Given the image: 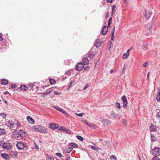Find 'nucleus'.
I'll use <instances>...</instances> for the list:
<instances>
[{"instance_id":"de8ad7c7","label":"nucleus","mask_w":160,"mask_h":160,"mask_svg":"<svg viewBox=\"0 0 160 160\" xmlns=\"http://www.w3.org/2000/svg\"><path fill=\"white\" fill-rule=\"evenodd\" d=\"M147 44H144L142 45V48L144 50L146 49L147 48Z\"/></svg>"},{"instance_id":"e433bc0d","label":"nucleus","mask_w":160,"mask_h":160,"mask_svg":"<svg viewBox=\"0 0 160 160\" xmlns=\"http://www.w3.org/2000/svg\"><path fill=\"white\" fill-rule=\"evenodd\" d=\"M157 156H154L152 160H160V159Z\"/></svg>"},{"instance_id":"69168bd1","label":"nucleus","mask_w":160,"mask_h":160,"mask_svg":"<svg viewBox=\"0 0 160 160\" xmlns=\"http://www.w3.org/2000/svg\"><path fill=\"white\" fill-rule=\"evenodd\" d=\"M158 94L159 96L160 97V88H159L158 92Z\"/></svg>"},{"instance_id":"58836bf2","label":"nucleus","mask_w":160,"mask_h":160,"mask_svg":"<svg viewBox=\"0 0 160 160\" xmlns=\"http://www.w3.org/2000/svg\"><path fill=\"white\" fill-rule=\"evenodd\" d=\"M110 158L111 159H113L114 160H117V158L116 156L114 155H112L110 157Z\"/></svg>"},{"instance_id":"49530a36","label":"nucleus","mask_w":160,"mask_h":160,"mask_svg":"<svg viewBox=\"0 0 160 160\" xmlns=\"http://www.w3.org/2000/svg\"><path fill=\"white\" fill-rule=\"evenodd\" d=\"M55 154L56 155H57V156H58L59 157H61L62 156L61 154L60 153H56Z\"/></svg>"},{"instance_id":"7c9ffc66","label":"nucleus","mask_w":160,"mask_h":160,"mask_svg":"<svg viewBox=\"0 0 160 160\" xmlns=\"http://www.w3.org/2000/svg\"><path fill=\"white\" fill-rule=\"evenodd\" d=\"M0 116L4 119L6 117V114L4 113H1L0 114Z\"/></svg>"},{"instance_id":"20e7f679","label":"nucleus","mask_w":160,"mask_h":160,"mask_svg":"<svg viewBox=\"0 0 160 160\" xmlns=\"http://www.w3.org/2000/svg\"><path fill=\"white\" fill-rule=\"evenodd\" d=\"M121 99L122 101L123 108H124L127 107L128 102L127 99L125 95H123L121 98Z\"/></svg>"},{"instance_id":"2eb2a0df","label":"nucleus","mask_w":160,"mask_h":160,"mask_svg":"<svg viewBox=\"0 0 160 160\" xmlns=\"http://www.w3.org/2000/svg\"><path fill=\"white\" fill-rule=\"evenodd\" d=\"M27 120L28 122L32 124H33L34 123L33 119L30 116H28L27 117Z\"/></svg>"},{"instance_id":"6e6d98bb","label":"nucleus","mask_w":160,"mask_h":160,"mask_svg":"<svg viewBox=\"0 0 160 160\" xmlns=\"http://www.w3.org/2000/svg\"><path fill=\"white\" fill-rule=\"evenodd\" d=\"M156 99L158 101H159L160 100V98L158 96H157L156 97Z\"/></svg>"},{"instance_id":"4c0bfd02","label":"nucleus","mask_w":160,"mask_h":160,"mask_svg":"<svg viewBox=\"0 0 160 160\" xmlns=\"http://www.w3.org/2000/svg\"><path fill=\"white\" fill-rule=\"evenodd\" d=\"M52 92V90H47V91L45 93V94H50V93Z\"/></svg>"},{"instance_id":"72a5a7b5","label":"nucleus","mask_w":160,"mask_h":160,"mask_svg":"<svg viewBox=\"0 0 160 160\" xmlns=\"http://www.w3.org/2000/svg\"><path fill=\"white\" fill-rule=\"evenodd\" d=\"M94 55L93 54L92 52L91 53V52L90 53L88 54V57L90 58H92V57H93Z\"/></svg>"},{"instance_id":"4be33fe9","label":"nucleus","mask_w":160,"mask_h":160,"mask_svg":"<svg viewBox=\"0 0 160 160\" xmlns=\"http://www.w3.org/2000/svg\"><path fill=\"white\" fill-rule=\"evenodd\" d=\"M82 62L83 63L86 65H87L89 63V60L88 58H84L82 59Z\"/></svg>"},{"instance_id":"ddd939ff","label":"nucleus","mask_w":160,"mask_h":160,"mask_svg":"<svg viewBox=\"0 0 160 160\" xmlns=\"http://www.w3.org/2000/svg\"><path fill=\"white\" fill-rule=\"evenodd\" d=\"M157 128L155 126L151 123L150 126V130L152 132L155 131H156Z\"/></svg>"},{"instance_id":"f8f14e48","label":"nucleus","mask_w":160,"mask_h":160,"mask_svg":"<svg viewBox=\"0 0 160 160\" xmlns=\"http://www.w3.org/2000/svg\"><path fill=\"white\" fill-rule=\"evenodd\" d=\"M101 40L98 39L94 43V45L97 48H98L100 47L101 45Z\"/></svg>"},{"instance_id":"f03ea898","label":"nucleus","mask_w":160,"mask_h":160,"mask_svg":"<svg viewBox=\"0 0 160 160\" xmlns=\"http://www.w3.org/2000/svg\"><path fill=\"white\" fill-rule=\"evenodd\" d=\"M155 22V17H153L152 19V21L150 25V26L149 27V33H148L147 35H149L151 34L152 32L151 29L152 28L154 29L156 27L154 23Z\"/></svg>"},{"instance_id":"3c124183","label":"nucleus","mask_w":160,"mask_h":160,"mask_svg":"<svg viewBox=\"0 0 160 160\" xmlns=\"http://www.w3.org/2000/svg\"><path fill=\"white\" fill-rule=\"evenodd\" d=\"M47 160H54V158L53 157H48Z\"/></svg>"},{"instance_id":"cd10ccee","label":"nucleus","mask_w":160,"mask_h":160,"mask_svg":"<svg viewBox=\"0 0 160 160\" xmlns=\"http://www.w3.org/2000/svg\"><path fill=\"white\" fill-rule=\"evenodd\" d=\"M76 137L78 139L80 140L81 141H82L83 140V137L81 136L77 135L76 136Z\"/></svg>"},{"instance_id":"473e14b6","label":"nucleus","mask_w":160,"mask_h":160,"mask_svg":"<svg viewBox=\"0 0 160 160\" xmlns=\"http://www.w3.org/2000/svg\"><path fill=\"white\" fill-rule=\"evenodd\" d=\"M65 127H64L62 126H60V127H58L57 128L58 129V130L60 131H62L63 132L64 130V128Z\"/></svg>"},{"instance_id":"a211bd4d","label":"nucleus","mask_w":160,"mask_h":160,"mask_svg":"<svg viewBox=\"0 0 160 160\" xmlns=\"http://www.w3.org/2000/svg\"><path fill=\"white\" fill-rule=\"evenodd\" d=\"M10 155L12 157H16L18 155V152L16 151H11L10 153Z\"/></svg>"},{"instance_id":"a878e982","label":"nucleus","mask_w":160,"mask_h":160,"mask_svg":"<svg viewBox=\"0 0 160 160\" xmlns=\"http://www.w3.org/2000/svg\"><path fill=\"white\" fill-rule=\"evenodd\" d=\"M5 133V132L4 129L0 128V135H4Z\"/></svg>"},{"instance_id":"f704fd0d","label":"nucleus","mask_w":160,"mask_h":160,"mask_svg":"<svg viewBox=\"0 0 160 160\" xmlns=\"http://www.w3.org/2000/svg\"><path fill=\"white\" fill-rule=\"evenodd\" d=\"M156 116L157 118L160 120V111L157 112L156 114Z\"/></svg>"},{"instance_id":"9d476101","label":"nucleus","mask_w":160,"mask_h":160,"mask_svg":"<svg viewBox=\"0 0 160 160\" xmlns=\"http://www.w3.org/2000/svg\"><path fill=\"white\" fill-rule=\"evenodd\" d=\"M152 14V12H145V13L144 14L145 17L147 19H148L150 18V16Z\"/></svg>"},{"instance_id":"680f3d73","label":"nucleus","mask_w":160,"mask_h":160,"mask_svg":"<svg viewBox=\"0 0 160 160\" xmlns=\"http://www.w3.org/2000/svg\"><path fill=\"white\" fill-rule=\"evenodd\" d=\"M3 143L2 142V141H1L0 140V146H2V144L3 143Z\"/></svg>"},{"instance_id":"2f4dec72","label":"nucleus","mask_w":160,"mask_h":160,"mask_svg":"<svg viewBox=\"0 0 160 160\" xmlns=\"http://www.w3.org/2000/svg\"><path fill=\"white\" fill-rule=\"evenodd\" d=\"M116 107L119 109H120L121 108V106L120 105V104L118 102H116Z\"/></svg>"},{"instance_id":"5fc2aeb1","label":"nucleus","mask_w":160,"mask_h":160,"mask_svg":"<svg viewBox=\"0 0 160 160\" xmlns=\"http://www.w3.org/2000/svg\"><path fill=\"white\" fill-rule=\"evenodd\" d=\"M11 87L12 88H16V85L14 84L11 85Z\"/></svg>"},{"instance_id":"f3484780","label":"nucleus","mask_w":160,"mask_h":160,"mask_svg":"<svg viewBox=\"0 0 160 160\" xmlns=\"http://www.w3.org/2000/svg\"><path fill=\"white\" fill-rule=\"evenodd\" d=\"M6 125L9 127L12 128H13V123H12V122L10 121H8L6 123Z\"/></svg>"},{"instance_id":"c03bdc74","label":"nucleus","mask_w":160,"mask_h":160,"mask_svg":"<svg viewBox=\"0 0 160 160\" xmlns=\"http://www.w3.org/2000/svg\"><path fill=\"white\" fill-rule=\"evenodd\" d=\"M54 93L56 95H60V94L61 92H58L57 91H55L54 92Z\"/></svg>"},{"instance_id":"bb28decb","label":"nucleus","mask_w":160,"mask_h":160,"mask_svg":"<svg viewBox=\"0 0 160 160\" xmlns=\"http://www.w3.org/2000/svg\"><path fill=\"white\" fill-rule=\"evenodd\" d=\"M49 80L50 84L52 85L54 84L55 83V80L53 79L50 78L49 79Z\"/></svg>"},{"instance_id":"c85d7f7f","label":"nucleus","mask_w":160,"mask_h":160,"mask_svg":"<svg viewBox=\"0 0 160 160\" xmlns=\"http://www.w3.org/2000/svg\"><path fill=\"white\" fill-rule=\"evenodd\" d=\"M116 8V6L115 5H113L112 6V14H113V13L115 12V9Z\"/></svg>"},{"instance_id":"e2e57ef3","label":"nucleus","mask_w":160,"mask_h":160,"mask_svg":"<svg viewBox=\"0 0 160 160\" xmlns=\"http://www.w3.org/2000/svg\"><path fill=\"white\" fill-rule=\"evenodd\" d=\"M3 93H4V95H6L8 94H9V93L7 91V92H4Z\"/></svg>"},{"instance_id":"864d4df0","label":"nucleus","mask_w":160,"mask_h":160,"mask_svg":"<svg viewBox=\"0 0 160 160\" xmlns=\"http://www.w3.org/2000/svg\"><path fill=\"white\" fill-rule=\"evenodd\" d=\"M83 114V113H79V114H77V113H76V115H78V116H79V117H82V115Z\"/></svg>"},{"instance_id":"1a4fd4ad","label":"nucleus","mask_w":160,"mask_h":160,"mask_svg":"<svg viewBox=\"0 0 160 160\" xmlns=\"http://www.w3.org/2000/svg\"><path fill=\"white\" fill-rule=\"evenodd\" d=\"M58 127V124L53 123H51L49 125V127L53 130H55Z\"/></svg>"},{"instance_id":"412c9836","label":"nucleus","mask_w":160,"mask_h":160,"mask_svg":"<svg viewBox=\"0 0 160 160\" xmlns=\"http://www.w3.org/2000/svg\"><path fill=\"white\" fill-rule=\"evenodd\" d=\"M69 145L75 148H77L78 147V145L75 142L70 143Z\"/></svg>"},{"instance_id":"393cba45","label":"nucleus","mask_w":160,"mask_h":160,"mask_svg":"<svg viewBox=\"0 0 160 160\" xmlns=\"http://www.w3.org/2000/svg\"><path fill=\"white\" fill-rule=\"evenodd\" d=\"M129 54H127L126 53H124L123 54V56H122V58L123 59H126L127 58H128V57L129 56Z\"/></svg>"},{"instance_id":"0eeeda50","label":"nucleus","mask_w":160,"mask_h":160,"mask_svg":"<svg viewBox=\"0 0 160 160\" xmlns=\"http://www.w3.org/2000/svg\"><path fill=\"white\" fill-rule=\"evenodd\" d=\"M16 146L17 148L19 150H22L25 147L24 143L21 141L17 142Z\"/></svg>"},{"instance_id":"5701e85b","label":"nucleus","mask_w":160,"mask_h":160,"mask_svg":"<svg viewBox=\"0 0 160 160\" xmlns=\"http://www.w3.org/2000/svg\"><path fill=\"white\" fill-rule=\"evenodd\" d=\"M1 82L3 85H6L8 83V81L6 79H2L1 80Z\"/></svg>"},{"instance_id":"aec40b11","label":"nucleus","mask_w":160,"mask_h":160,"mask_svg":"<svg viewBox=\"0 0 160 160\" xmlns=\"http://www.w3.org/2000/svg\"><path fill=\"white\" fill-rule=\"evenodd\" d=\"M20 88L21 90H22L23 91H25L27 89V87L25 85H21L20 87Z\"/></svg>"},{"instance_id":"c756f323","label":"nucleus","mask_w":160,"mask_h":160,"mask_svg":"<svg viewBox=\"0 0 160 160\" xmlns=\"http://www.w3.org/2000/svg\"><path fill=\"white\" fill-rule=\"evenodd\" d=\"M111 116L113 118H115L116 117V113L114 111L111 112Z\"/></svg>"},{"instance_id":"bf43d9fd","label":"nucleus","mask_w":160,"mask_h":160,"mask_svg":"<svg viewBox=\"0 0 160 160\" xmlns=\"http://www.w3.org/2000/svg\"><path fill=\"white\" fill-rule=\"evenodd\" d=\"M114 32H113V31H112V35H111V37H112V38H114Z\"/></svg>"},{"instance_id":"dca6fc26","label":"nucleus","mask_w":160,"mask_h":160,"mask_svg":"<svg viewBox=\"0 0 160 160\" xmlns=\"http://www.w3.org/2000/svg\"><path fill=\"white\" fill-rule=\"evenodd\" d=\"M1 156L4 158L6 160H9V156L6 153H2L1 154Z\"/></svg>"},{"instance_id":"c9c22d12","label":"nucleus","mask_w":160,"mask_h":160,"mask_svg":"<svg viewBox=\"0 0 160 160\" xmlns=\"http://www.w3.org/2000/svg\"><path fill=\"white\" fill-rule=\"evenodd\" d=\"M65 74L67 75L68 76H69L71 74V71L68 70L66 71L65 72Z\"/></svg>"},{"instance_id":"4d7b16f0","label":"nucleus","mask_w":160,"mask_h":160,"mask_svg":"<svg viewBox=\"0 0 160 160\" xmlns=\"http://www.w3.org/2000/svg\"><path fill=\"white\" fill-rule=\"evenodd\" d=\"M33 86L34 85L33 83H31L29 84V86L31 88V89L33 87Z\"/></svg>"},{"instance_id":"37998d69","label":"nucleus","mask_w":160,"mask_h":160,"mask_svg":"<svg viewBox=\"0 0 160 160\" xmlns=\"http://www.w3.org/2000/svg\"><path fill=\"white\" fill-rule=\"evenodd\" d=\"M127 120H124L122 122V123L124 126H126L127 125Z\"/></svg>"},{"instance_id":"338daca9","label":"nucleus","mask_w":160,"mask_h":160,"mask_svg":"<svg viewBox=\"0 0 160 160\" xmlns=\"http://www.w3.org/2000/svg\"><path fill=\"white\" fill-rule=\"evenodd\" d=\"M130 51V49H128L127 51V52L126 53H127V54H129V51Z\"/></svg>"},{"instance_id":"9b49d317","label":"nucleus","mask_w":160,"mask_h":160,"mask_svg":"<svg viewBox=\"0 0 160 160\" xmlns=\"http://www.w3.org/2000/svg\"><path fill=\"white\" fill-rule=\"evenodd\" d=\"M108 28L107 26H104L102 30V34L103 35H105L108 31Z\"/></svg>"},{"instance_id":"4468645a","label":"nucleus","mask_w":160,"mask_h":160,"mask_svg":"<svg viewBox=\"0 0 160 160\" xmlns=\"http://www.w3.org/2000/svg\"><path fill=\"white\" fill-rule=\"evenodd\" d=\"M72 147L68 146L67 147H66L65 150H64V151L65 152L69 153L71 151H72Z\"/></svg>"},{"instance_id":"603ef678","label":"nucleus","mask_w":160,"mask_h":160,"mask_svg":"<svg viewBox=\"0 0 160 160\" xmlns=\"http://www.w3.org/2000/svg\"><path fill=\"white\" fill-rule=\"evenodd\" d=\"M84 70L85 71H89L90 70V68L89 67H87L85 68L84 69Z\"/></svg>"},{"instance_id":"b1692460","label":"nucleus","mask_w":160,"mask_h":160,"mask_svg":"<svg viewBox=\"0 0 160 160\" xmlns=\"http://www.w3.org/2000/svg\"><path fill=\"white\" fill-rule=\"evenodd\" d=\"M63 132L68 134H70L71 133V131L70 130L65 128H64Z\"/></svg>"},{"instance_id":"8fccbe9b","label":"nucleus","mask_w":160,"mask_h":160,"mask_svg":"<svg viewBox=\"0 0 160 160\" xmlns=\"http://www.w3.org/2000/svg\"><path fill=\"white\" fill-rule=\"evenodd\" d=\"M2 34L1 33H0V41L3 40V39L2 38Z\"/></svg>"},{"instance_id":"6e6552de","label":"nucleus","mask_w":160,"mask_h":160,"mask_svg":"<svg viewBox=\"0 0 160 160\" xmlns=\"http://www.w3.org/2000/svg\"><path fill=\"white\" fill-rule=\"evenodd\" d=\"M18 136H17V138H19L20 137L22 138L25 137V133L22 130L20 129L17 132Z\"/></svg>"},{"instance_id":"a19ab883","label":"nucleus","mask_w":160,"mask_h":160,"mask_svg":"<svg viewBox=\"0 0 160 160\" xmlns=\"http://www.w3.org/2000/svg\"><path fill=\"white\" fill-rule=\"evenodd\" d=\"M91 148L92 149L94 150H98V149L95 146H92Z\"/></svg>"},{"instance_id":"39448f33","label":"nucleus","mask_w":160,"mask_h":160,"mask_svg":"<svg viewBox=\"0 0 160 160\" xmlns=\"http://www.w3.org/2000/svg\"><path fill=\"white\" fill-rule=\"evenodd\" d=\"M2 147L7 150L11 148L12 147V144L9 142H6L3 143L2 145Z\"/></svg>"},{"instance_id":"0e129e2a","label":"nucleus","mask_w":160,"mask_h":160,"mask_svg":"<svg viewBox=\"0 0 160 160\" xmlns=\"http://www.w3.org/2000/svg\"><path fill=\"white\" fill-rule=\"evenodd\" d=\"M148 65V63H145L143 65V67H145L147 66Z\"/></svg>"},{"instance_id":"6ab92c4d","label":"nucleus","mask_w":160,"mask_h":160,"mask_svg":"<svg viewBox=\"0 0 160 160\" xmlns=\"http://www.w3.org/2000/svg\"><path fill=\"white\" fill-rule=\"evenodd\" d=\"M150 138L151 141L152 142H154L157 141V138L154 135H152V134H151Z\"/></svg>"},{"instance_id":"f257e3e1","label":"nucleus","mask_w":160,"mask_h":160,"mask_svg":"<svg viewBox=\"0 0 160 160\" xmlns=\"http://www.w3.org/2000/svg\"><path fill=\"white\" fill-rule=\"evenodd\" d=\"M32 129L36 131H38L42 133H45L48 132L47 129L45 127L40 125L33 126Z\"/></svg>"},{"instance_id":"7ed1b4c3","label":"nucleus","mask_w":160,"mask_h":160,"mask_svg":"<svg viewBox=\"0 0 160 160\" xmlns=\"http://www.w3.org/2000/svg\"><path fill=\"white\" fill-rule=\"evenodd\" d=\"M152 154L154 156H159L160 155V149L158 147H155L152 151Z\"/></svg>"},{"instance_id":"052dcab7","label":"nucleus","mask_w":160,"mask_h":160,"mask_svg":"<svg viewBox=\"0 0 160 160\" xmlns=\"http://www.w3.org/2000/svg\"><path fill=\"white\" fill-rule=\"evenodd\" d=\"M83 122L86 125H87L88 124V122L86 120H83Z\"/></svg>"},{"instance_id":"ea45409f","label":"nucleus","mask_w":160,"mask_h":160,"mask_svg":"<svg viewBox=\"0 0 160 160\" xmlns=\"http://www.w3.org/2000/svg\"><path fill=\"white\" fill-rule=\"evenodd\" d=\"M112 17H110L109 18L108 22V26L110 25V24L111 23L112 21Z\"/></svg>"},{"instance_id":"a18cd8bd","label":"nucleus","mask_w":160,"mask_h":160,"mask_svg":"<svg viewBox=\"0 0 160 160\" xmlns=\"http://www.w3.org/2000/svg\"><path fill=\"white\" fill-rule=\"evenodd\" d=\"M96 128V126L94 124H92L91 125V127H90V128Z\"/></svg>"},{"instance_id":"774afa93","label":"nucleus","mask_w":160,"mask_h":160,"mask_svg":"<svg viewBox=\"0 0 160 160\" xmlns=\"http://www.w3.org/2000/svg\"><path fill=\"white\" fill-rule=\"evenodd\" d=\"M61 112H62L63 114H65L66 113L65 111L63 110L62 109V111H61Z\"/></svg>"},{"instance_id":"79ce46f5","label":"nucleus","mask_w":160,"mask_h":160,"mask_svg":"<svg viewBox=\"0 0 160 160\" xmlns=\"http://www.w3.org/2000/svg\"><path fill=\"white\" fill-rule=\"evenodd\" d=\"M110 121L108 119H103L102 120V122H109Z\"/></svg>"},{"instance_id":"13d9d810","label":"nucleus","mask_w":160,"mask_h":160,"mask_svg":"<svg viewBox=\"0 0 160 160\" xmlns=\"http://www.w3.org/2000/svg\"><path fill=\"white\" fill-rule=\"evenodd\" d=\"M88 85L87 84L84 87L83 89L84 90H85L87 88H88Z\"/></svg>"},{"instance_id":"423d86ee","label":"nucleus","mask_w":160,"mask_h":160,"mask_svg":"<svg viewBox=\"0 0 160 160\" xmlns=\"http://www.w3.org/2000/svg\"><path fill=\"white\" fill-rule=\"evenodd\" d=\"M83 64L81 62H79L76 65V69L77 71H79L82 70L84 68Z\"/></svg>"},{"instance_id":"09e8293b","label":"nucleus","mask_w":160,"mask_h":160,"mask_svg":"<svg viewBox=\"0 0 160 160\" xmlns=\"http://www.w3.org/2000/svg\"><path fill=\"white\" fill-rule=\"evenodd\" d=\"M55 108L57 110H58L60 112H61V111H62V109L60 108H56V107H55Z\"/></svg>"}]
</instances>
